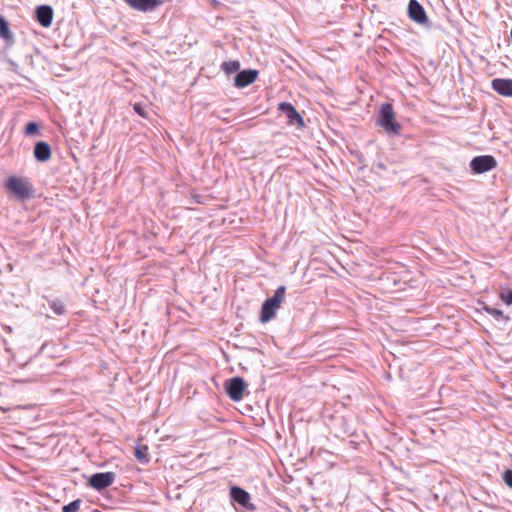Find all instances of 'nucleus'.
<instances>
[{"instance_id": "1", "label": "nucleus", "mask_w": 512, "mask_h": 512, "mask_svg": "<svg viewBox=\"0 0 512 512\" xmlns=\"http://www.w3.org/2000/svg\"><path fill=\"white\" fill-rule=\"evenodd\" d=\"M379 125L388 135H399L401 125L395 120L393 106L390 103L381 105L377 118Z\"/></svg>"}, {"instance_id": "2", "label": "nucleus", "mask_w": 512, "mask_h": 512, "mask_svg": "<svg viewBox=\"0 0 512 512\" xmlns=\"http://www.w3.org/2000/svg\"><path fill=\"white\" fill-rule=\"evenodd\" d=\"M285 292V286H279L274 292V295L263 302L260 314V321L262 323L269 322L275 317L276 310L285 299Z\"/></svg>"}, {"instance_id": "3", "label": "nucleus", "mask_w": 512, "mask_h": 512, "mask_svg": "<svg viewBox=\"0 0 512 512\" xmlns=\"http://www.w3.org/2000/svg\"><path fill=\"white\" fill-rule=\"evenodd\" d=\"M6 187L18 200H27L33 196L32 186L28 182L15 176L8 179Z\"/></svg>"}, {"instance_id": "4", "label": "nucleus", "mask_w": 512, "mask_h": 512, "mask_svg": "<svg viewBox=\"0 0 512 512\" xmlns=\"http://www.w3.org/2000/svg\"><path fill=\"white\" fill-rule=\"evenodd\" d=\"M497 166V161L492 155H480L470 162V169L474 174H482L491 171Z\"/></svg>"}, {"instance_id": "5", "label": "nucleus", "mask_w": 512, "mask_h": 512, "mask_svg": "<svg viewBox=\"0 0 512 512\" xmlns=\"http://www.w3.org/2000/svg\"><path fill=\"white\" fill-rule=\"evenodd\" d=\"M245 387L246 383L241 377L230 378L224 384L227 395L233 401H240L242 399Z\"/></svg>"}, {"instance_id": "6", "label": "nucleus", "mask_w": 512, "mask_h": 512, "mask_svg": "<svg viewBox=\"0 0 512 512\" xmlns=\"http://www.w3.org/2000/svg\"><path fill=\"white\" fill-rule=\"evenodd\" d=\"M114 472H99L90 476L88 484L95 490L101 491L111 486L115 481Z\"/></svg>"}, {"instance_id": "7", "label": "nucleus", "mask_w": 512, "mask_h": 512, "mask_svg": "<svg viewBox=\"0 0 512 512\" xmlns=\"http://www.w3.org/2000/svg\"><path fill=\"white\" fill-rule=\"evenodd\" d=\"M407 12L409 18L417 24L428 25L430 23L423 6L417 0L409 1Z\"/></svg>"}, {"instance_id": "8", "label": "nucleus", "mask_w": 512, "mask_h": 512, "mask_svg": "<svg viewBox=\"0 0 512 512\" xmlns=\"http://www.w3.org/2000/svg\"><path fill=\"white\" fill-rule=\"evenodd\" d=\"M230 497L232 501L236 502L247 510L253 511L256 509L255 505L251 503L250 494L239 486H232L230 488Z\"/></svg>"}, {"instance_id": "9", "label": "nucleus", "mask_w": 512, "mask_h": 512, "mask_svg": "<svg viewBox=\"0 0 512 512\" xmlns=\"http://www.w3.org/2000/svg\"><path fill=\"white\" fill-rule=\"evenodd\" d=\"M279 111H281L288 119V124L290 125H297L299 127L304 126V120L302 116L298 113V111L295 109V107L288 103V102H282L278 105Z\"/></svg>"}, {"instance_id": "10", "label": "nucleus", "mask_w": 512, "mask_h": 512, "mask_svg": "<svg viewBox=\"0 0 512 512\" xmlns=\"http://www.w3.org/2000/svg\"><path fill=\"white\" fill-rule=\"evenodd\" d=\"M258 76V71L249 69V70H242L237 73V75L234 78V86L238 88H244L250 84H252Z\"/></svg>"}, {"instance_id": "11", "label": "nucleus", "mask_w": 512, "mask_h": 512, "mask_svg": "<svg viewBox=\"0 0 512 512\" xmlns=\"http://www.w3.org/2000/svg\"><path fill=\"white\" fill-rule=\"evenodd\" d=\"M35 17L42 27H49L53 20V9L49 5H40L35 10Z\"/></svg>"}, {"instance_id": "12", "label": "nucleus", "mask_w": 512, "mask_h": 512, "mask_svg": "<svg viewBox=\"0 0 512 512\" xmlns=\"http://www.w3.org/2000/svg\"><path fill=\"white\" fill-rule=\"evenodd\" d=\"M131 8L148 12L153 11L156 7H158L162 0H124Z\"/></svg>"}, {"instance_id": "13", "label": "nucleus", "mask_w": 512, "mask_h": 512, "mask_svg": "<svg viewBox=\"0 0 512 512\" xmlns=\"http://www.w3.org/2000/svg\"><path fill=\"white\" fill-rule=\"evenodd\" d=\"M492 88L500 95L512 97V79L496 78L492 80Z\"/></svg>"}, {"instance_id": "14", "label": "nucleus", "mask_w": 512, "mask_h": 512, "mask_svg": "<svg viewBox=\"0 0 512 512\" xmlns=\"http://www.w3.org/2000/svg\"><path fill=\"white\" fill-rule=\"evenodd\" d=\"M33 155L39 162H46L51 158V147L45 141H39L35 144Z\"/></svg>"}, {"instance_id": "15", "label": "nucleus", "mask_w": 512, "mask_h": 512, "mask_svg": "<svg viewBox=\"0 0 512 512\" xmlns=\"http://www.w3.org/2000/svg\"><path fill=\"white\" fill-rule=\"evenodd\" d=\"M0 38L4 40L6 47L14 44V35L6 18L0 15Z\"/></svg>"}, {"instance_id": "16", "label": "nucleus", "mask_w": 512, "mask_h": 512, "mask_svg": "<svg viewBox=\"0 0 512 512\" xmlns=\"http://www.w3.org/2000/svg\"><path fill=\"white\" fill-rule=\"evenodd\" d=\"M135 457L140 463H148L149 462V453L148 447L146 445H138L135 448Z\"/></svg>"}, {"instance_id": "17", "label": "nucleus", "mask_w": 512, "mask_h": 512, "mask_svg": "<svg viewBox=\"0 0 512 512\" xmlns=\"http://www.w3.org/2000/svg\"><path fill=\"white\" fill-rule=\"evenodd\" d=\"M221 68L227 75H230L239 70L240 62L238 60L225 61L222 63Z\"/></svg>"}, {"instance_id": "18", "label": "nucleus", "mask_w": 512, "mask_h": 512, "mask_svg": "<svg viewBox=\"0 0 512 512\" xmlns=\"http://www.w3.org/2000/svg\"><path fill=\"white\" fill-rule=\"evenodd\" d=\"M49 307L53 310L56 315H63L66 312L64 303L59 299L49 300Z\"/></svg>"}, {"instance_id": "19", "label": "nucleus", "mask_w": 512, "mask_h": 512, "mask_svg": "<svg viewBox=\"0 0 512 512\" xmlns=\"http://www.w3.org/2000/svg\"><path fill=\"white\" fill-rule=\"evenodd\" d=\"M82 500L76 499L67 505L62 507V512H78L81 506Z\"/></svg>"}, {"instance_id": "20", "label": "nucleus", "mask_w": 512, "mask_h": 512, "mask_svg": "<svg viewBox=\"0 0 512 512\" xmlns=\"http://www.w3.org/2000/svg\"><path fill=\"white\" fill-rule=\"evenodd\" d=\"M500 299L507 305L512 304V290L503 289L500 293Z\"/></svg>"}, {"instance_id": "21", "label": "nucleus", "mask_w": 512, "mask_h": 512, "mask_svg": "<svg viewBox=\"0 0 512 512\" xmlns=\"http://www.w3.org/2000/svg\"><path fill=\"white\" fill-rule=\"evenodd\" d=\"M39 130V124L37 122H29L25 127V135L31 136L37 133Z\"/></svg>"}, {"instance_id": "22", "label": "nucleus", "mask_w": 512, "mask_h": 512, "mask_svg": "<svg viewBox=\"0 0 512 512\" xmlns=\"http://www.w3.org/2000/svg\"><path fill=\"white\" fill-rule=\"evenodd\" d=\"M484 310L496 319H500L501 317H503V312L497 308L485 306Z\"/></svg>"}, {"instance_id": "23", "label": "nucleus", "mask_w": 512, "mask_h": 512, "mask_svg": "<svg viewBox=\"0 0 512 512\" xmlns=\"http://www.w3.org/2000/svg\"><path fill=\"white\" fill-rule=\"evenodd\" d=\"M133 110L141 117L147 118V112L145 107L141 103H135L133 105Z\"/></svg>"}, {"instance_id": "24", "label": "nucleus", "mask_w": 512, "mask_h": 512, "mask_svg": "<svg viewBox=\"0 0 512 512\" xmlns=\"http://www.w3.org/2000/svg\"><path fill=\"white\" fill-rule=\"evenodd\" d=\"M503 480L507 486L512 488V470L508 469L504 472Z\"/></svg>"}, {"instance_id": "25", "label": "nucleus", "mask_w": 512, "mask_h": 512, "mask_svg": "<svg viewBox=\"0 0 512 512\" xmlns=\"http://www.w3.org/2000/svg\"><path fill=\"white\" fill-rule=\"evenodd\" d=\"M10 65H11V70L13 72H18V64L17 63L10 61Z\"/></svg>"}]
</instances>
